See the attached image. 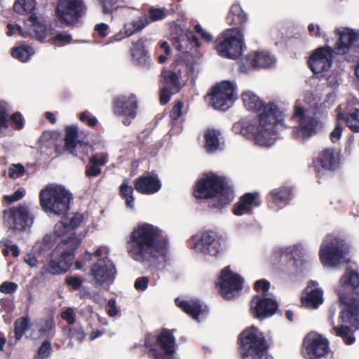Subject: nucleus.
Returning <instances> with one entry per match:
<instances>
[{
    "instance_id": "48",
    "label": "nucleus",
    "mask_w": 359,
    "mask_h": 359,
    "mask_svg": "<svg viewBox=\"0 0 359 359\" xmlns=\"http://www.w3.org/2000/svg\"><path fill=\"white\" fill-rule=\"evenodd\" d=\"M48 248H32L31 252L27 253L25 257L24 261L30 267H36L38 264V257L46 252Z\"/></svg>"
},
{
    "instance_id": "62",
    "label": "nucleus",
    "mask_w": 359,
    "mask_h": 359,
    "mask_svg": "<svg viewBox=\"0 0 359 359\" xmlns=\"http://www.w3.org/2000/svg\"><path fill=\"white\" fill-rule=\"evenodd\" d=\"M79 119L81 122L85 123L89 126L92 127L95 126L97 122V118L88 111H83L79 115Z\"/></svg>"
},
{
    "instance_id": "42",
    "label": "nucleus",
    "mask_w": 359,
    "mask_h": 359,
    "mask_svg": "<svg viewBox=\"0 0 359 359\" xmlns=\"http://www.w3.org/2000/svg\"><path fill=\"white\" fill-rule=\"evenodd\" d=\"M34 54V49L29 46H21L12 50V56L22 62H27Z\"/></svg>"
},
{
    "instance_id": "57",
    "label": "nucleus",
    "mask_w": 359,
    "mask_h": 359,
    "mask_svg": "<svg viewBox=\"0 0 359 359\" xmlns=\"http://www.w3.org/2000/svg\"><path fill=\"white\" fill-rule=\"evenodd\" d=\"M55 134L53 132L46 131L44 132L39 139V142L41 146L45 147H50L55 145Z\"/></svg>"
},
{
    "instance_id": "30",
    "label": "nucleus",
    "mask_w": 359,
    "mask_h": 359,
    "mask_svg": "<svg viewBox=\"0 0 359 359\" xmlns=\"http://www.w3.org/2000/svg\"><path fill=\"white\" fill-rule=\"evenodd\" d=\"M259 194L257 192L247 193L243 195L236 204L233 214L241 216L251 212L253 208L260 205Z\"/></svg>"
},
{
    "instance_id": "56",
    "label": "nucleus",
    "mask_w": 359,
    "mask_h": 359,
    "mask_svg": "<svg viewBox=\"0 0 359 359\" xmlns=\"http://www.w3.org/2000/svg\"><path fill=\"white\" fill-rule=\"evenodd\" d=\"M8 175L13 179H17L24 176L27 171L24 166L20 163L12 164L8 168Z\"/></svg>"
},
{
    "instance_id": "37",
    "label": "nucleus",
    "mask_w": 359,
    "mask_h": 359,
    "mask_svg": "<svg viewBox=\"0 0 359 359\" xmlns=\"http://www.w3.org/2000/svg\"><path fill=\"white\" fill-rule=\"evenodd\" d=\"M175 302L179 308L194 319H198L202 313V306L198 301H187L177 298Z\"/></svg>"
},
{
    "instance_id": "47",
    "label": "nucleus",
    "mask_w": 359,
    "mask_h": 359,
    "mask_svg": "<svg viewBox=\"0 0 359 359\" xmlns=\"http://www.w3.org/2000/svg\"><path fill=\"white\" fill-rule=\"evenodd\" d=\"M65 132V147L68 151H72L78 142L76 141L78 128L75 126H68L66 128Z\"/></svg>"
},
{
    "instance_id": "26",
    "label": "nucleus",
    "mask_w": 359,
    "mask_h": 359,
    "mask_svg": "<svg viewBox=\"0 0 359 359\" xmlns=\"http://www.w3.org/2000/svg\"><path fill=\"white\" fill-rule=\"evenodd\" d=\"M339 36L336 44V49L338 54H345L359 40V33L350 28L341 27L334 31Z\"/></svg>"
},
{
    "instance_id": "44",
    "label": "nucleus",
    "mask_w": 359,
    "mask_h": 359,
    "mask_svg": "<svg viewBox=\"0 0 359 359\" xmlns=\"http://www.w3.org/2000/svg\"><path fill=\"white\" fill-rule=\"evenodd\" d=\"M120 191L122 197L126 201L127 208L133 210L134 208L133 188L128 184V181L125 180L120 187Z\"/></svg>"
},
{
    "instance_id": "28",
    "label": "nucleus",
    "mask_w": 359,
    "mask_h": 359,
    "mask_svg": "<svg viewBox=\"0 0 359 359\" xmlns=\"http://www.w3.org/2000/svg\"><path fill=\"white\" fill-rule=\"evenodd\" d=\"M226 237L213 231L199 232L190 239V244L194 247H209L210 245H222L225 243Z\"/></svg>"
},
{
    "instance_id": "64",
    "label": "nucleus",
    "mask_w": 359,
    "mask_h": 359,
    "mask_svg": "<svg viewBox=\"0 0 359 359\" xmlns=\"http://www.w3.org/2000/svg\"><path fill=\"white\" fill-rule=\"evenodd\" d=\"M11 123L17 130H21L24 127V119L19 112L13 113L10 117Z\"/></svg>"
},
{
    "instance_id": "54",
    "label": "nucleus",
    "mask_w": 359,
    "mask_h": 359,
    "mask_svg": "<svg viewBox=\"0 0 359 359\" xmlns=\"http://www.w3.org/2000/svg\"><path fill=\"white\" fill-rule=\"evenodd\" d=\"M83 282L84 279L83 278L73 276H67L65 279V284L72 291L79 290Z\"/></svg>"
},
{
    "instance_id": "38",
    "label": "nucleus",
    "mask_w": 359,
    "mask_h": 359,
    "mask_svg": "<svg viewBox=\"0 0 359 359\" xmlns=\"http://www.w3.org/2000/svg\"><path fill=\"white\" fill-rule=\"evenodd\" d=\"M150 24V20L147 15H141L137 19L125 23L123 30L126 36H130L133 34L142 31Z\"/></svg>"
},
{
    "instance_id": "7",
    "label": "nucleus",
    "mask_w": 359,
    "mask_h": 359,
    "mask_svg": "<svg viewBox=\"0 0 359 359\" xmlns=\"http://www.w3.org/2000/svg\"><path fill=\"white\" fill-rule=\"evenodd\" d=\"M215 50L223 58L238 59L246 50L243 29L232 27L224 30L216 40Z\"/></svg>"
},
{
    "instance_id": "36",
    "label": "nucleus",
    "mask_w": 359,
    "mask_h": 359,
    "mask_svg": "<svg viewBox=\"0 0 359 359\" xmlns=\"http://www.w3.org/2000/svg\"><path fill=\"white\" fill-rule=\"evenodd\" d=\"M248 15L239 4H233L226 15V22L230 25L240 26L248 21Z\"/></svg>"
},
{
    "instance_id": "41",
    "label": "nucleus",
    "mask_w": 359,
    "mask_h": 359,
    "mask_svg": "<svg viewBox=\"0 0 359 359\" xmlns=\"http://www.w3.org/2000/svg\"><path fill=\"white\" fill-rule=\"evenodd\" d=\"M331 318L332 325L333 326L332 329L334 330L335 334L337 337L342 338L346 344L351 345L353 344L355 341V338L353 336L349 334L351 332V327L344 325L336 326L334 325L333 318L332 317Z\"/></svg>"
},
{
    "instance_id": "29",
    "label": "nucleus",
    "mask_w": 359,
    "mask_h": 359,
    "mask_svg": "<svg viewBox=\"0 0 359 359\" xmlns=\"http://www.w3.org/2000/svg\"><path fill=\"white\" fill-rule=\"evenodd\" d=\"M290 197V189L287 187L273 189L267 195V205L271 210L277 211L288 204Z\"/></svg>"
},
{
    "instance_id": "51",
    "label": "nucleus",
    "mask_w": 359,
    "mask_h": 359,
    "mask_svg": "<svg viewBox=\"0 0 359 359\" xmlns=\"http://www.w3.org/2000/svg\"><path fill=\"white\" fill-rule=\"evenodd\" d=\"M170 14V11L165 8L151 7L149 10V19L151 22L162 20Z\"/></svg>"
},
{
    "instance_id": "22",
    "label": "nucleus",
    "mask_w": 359,
    "mask_h": 359,
    "mask_svg": "<svg viewBox=\"0 0 359 359\" xmlns=\"http://www.w3.org/2000/svg\"><path fill=\"white\" fill-rule=\"evenodd\" d=\"M137 100L133 94L128 96L122 95L117 97L114 101V110L115 114L125 116L123 123L124 125H129L128 120L134 118L136 115Z\"/></svg>"
},
{
    "instance_id": "4",
    "label": "nucleus",
    "mask_w": 359,
    "mask_h": 359,
    "mask_svg": "<svg viewBox=\"0 0 359 359\" xmlns=\"http://www.w3.org/2000/svg\"><path fill=\"white\" fill-rule=\"evenodd\" d=\"M271 339L255 326L243 330L238 337V353L241 359H269Z\"/></svg>"
},
{
    "instance_id": "3",
    "label": "nucleus",
    "mask_w": 359,
    "mask_h": 359,
    "mask_svg": "<svg viewBox=\"0 0 359 359\" xmlns=\"http://www.w3.org/2000/svg\"><path fill=\"white\" fill-rule=\"evenodd\" d=\"M194 196L198 198H212V205L222 208L233 200V191L224 180L213 173L201 177L196 184Z\"/></svg>"
},
{
    "instance_id": "5",
    "label": "nucleus",
    "mask_w": 359,
    "mask_h": 359,
    "mask_svg": "<svg viewBox=\"0 0 359 359\" xmlns=\"http://www.w3.org/2000/svg\"><path fill=\"white\" fill-rule=\"evenodd\" d=\"M72 194L64 186L50 184L39 192V198L41 210L46 214L64 215L69 210Z\"/></svg>"
},
{
    "instance_id": "46",
    "label": "nucleus",
    "mask_w": 359,
    "mask_h": 359,
    "mask_svg": "<svg viewBox=\"0 0 359 359\" xmlns=\"http://www.w3.org/2000/svg\"><path fill=\"white\" fill-rule=\"evenodd\" d=\"M14 10L20 14H29L36 7L35 0H18L14 4Z\"/></svg>"
},
{
    "instance_id": "6",
    "label": "nucleus",
    "mask_w": 359,
    "mask_h": 359,
    "mask_svg": "<svg viewBox=\"0 0 359 359\" xmlns=\"http://www.w3.org/2000/svg\"><path fill=\"white\" fill-rule=\"evenodd\" d=\"M175 330L162 328L156 334H147L144 339L146 353L151 359H171L176 351Z\"/></svg>"
},
{
    "instance_id": "25",
    "label": "nucleus",
    "mask_w": 359,
    "mask_h": 359,
    "mask_svg": "<svg viewBox=\"0 0 359 359\" xmlns=\"http://www.w3.org/2000/svg\"><path fill=\"white\" fill-rule=\"evenodd\" d=\"M135 189L142 194L151 195L161 190L162 184L154 173H147L137 177L134 181Z\"/></svg>"
},
{
    "instance_id": "63",
    "label": "nucleus",
    "mask_w": 359,
    "mask_h": 359,
    "mask_svg": "<svg viewBox=\"0 0 359 359\" xmlns=\"http://www.w3.org/2000/svg\"><path fill=\"white\" fill-rule=\"evenodd\" d=\"M25 194V190L18 189L12 194L4 196V200L8 203H13L22 198Z\"/></svg>"
},
{
    "instance_id": "34",
    "label": "nucleus",
    "mask_w": 359,
    "mask_h": 359,
    "mask_svg": "<svg viewBox=\"0 0 359 359\" xmlns=\"http://www.w3.org/2000/svg\"><path fill=\"white\" fill-rule=\"evenodd\" d=\"M323 292L320 288H314L308 290L301 298L302 304L309 309H317L323 302Z\"/></svg>"
},
{
    "instance_id": "2",
    "label": "nucleus",
    "mask_w": 359,
    "mask_h": 359,
    "mask_svg": "<svg viewBox=\"0 0 359 359\" xmlns=\"http://www.w3.org/2000/svg\"><path fill=\"white\" fill-rule=\"evenodd\" d=\"M340 286L336 289V293L340 303L344 305L339 319L351 327L359 329V271L347 266L339 280Z\"/></svg>"
},
{
    "instance_id": "19",
    "label": "nucleus",
    "mask_w": 359,
    "mask_h": 359,
    "mask_svg": "<svg viewBox=\"0 0 359 359\" xmlns=\"http://www.w3.org/2000/svg\"><path fill=\"white\" fill-rule=\"evenodd\" d=\"M65 228L64 223H57L55 226L54 231L43 236L40 243L41 247L48 245H68L69 247H77L81 244V240L78 238H72L62 231Z\"/></svg>"
},
{
    "instance_id": "50",
    "label": "nucleus",
    "mask_w": 359,
    "mask_h": 359,
    "mask_svg": "<svg viewBox=\"0 0 359 359\" xmlns=\"http://www.w3.org/2000/svg\"><path fill=\"white\" fill-rule=\"evenodd\" d=\"M92 150L91 146L83 144L81 142H77L75 144V147L72 148V151H69V153L74 154V156L79 157L83 162H85V157L87 156L89 152Z\"/></svg>"
},
{
    "instance_id": "40",
    "label": "nucleus",
    "mask_w": 359,
    "mask_h": 359,
    "mask_svg": "<svg viewBox=\"0 0 359 359\" xmlns=\"http://www.w3.org/2000/svg\"><path fill=\"white\" fill-rule=\"evenodd\" d=\"M83 221V216L81 214H74L69 219H65L60 223H64L65 228L62 231L66 235H69L72 238H78L72 232V229L77 227ZM81 240V238H79Z\"/></svg>"
},
{
    "instance_id": "13",
    "label": "nucleus",
    "mask_w": 359,
    "mask_h": 359,
    "mask_svg": "<svg viewBox=\"0 0 359 359\" xmlns=\"http://www.w3.org/2000/svg\"><path fill=\"white\" fill-rule=\"evenodd\" d=\"M277 58L267 50H254L249 53L241 62L240 70L245 74L258 69H268L276 66Z\"/></svg>"
},
{
    "instance_id": "31",
    "label": "nucleus",
    "mask_w": 359,
    "mask_h": 359,
    "mask_svg": "<svg viewBox=\"0 0 359 359\" xmlns=\"http://www.w3.org/2000/svg\"><path fill=\"white\" fill-rule=\"evenodd\" d=\"M25 32L27 36H32L38 40H42L48 34H50V30L42 23L38 22V19L34 14H31L25 22Z\"/></svg>"
},
{
    "instance_id": "11",
    "label": "nucleus",
    "mask_w": 359,
    "mask_h": 359,
    "mask_svg": "<svg viewBox=\"0 0 359 359\" xmlns=\"http://www.w3.org/2000/svg\"><path fill=\"white\" fill-rule=\"evenodd\" d=\"M238 97L236 83L224 81L212 89L211 93L212 105L215 109H229Z\"/></svg>"
},
{
    "instance_id": "53",
    "label": "nucleus",
    "mask_w": 359,
    "mask_h": 359,
    "mask_svg": "<svg viewBox=\"0 0 359 359\" xmlns=\"http://www.w3.org/2000/svg\"><path fill=\"white\" fill-rule=\"evenodd\" d=\"M102 7V11L105 14L111 13L118 8L121 7V1L120 0H100Z\"/></svg>"
},
{
    "instance_id": "49",
    "label": "nucleus",
    "mask_w": 359,
    "mask_h": 359,
    "mask_svg": "<svg viewBox=\"0 0 359 359\" xmlns=\"http://www.w3.org/2000/svg\"><path fill=\"white\" fill-rule=\"evenodd\" d=\"M11 108L8 103L0 101V134L4 130L8 128V112Z\"/></svg>"
},
{
    "instance_id": "15",
    "label": "nucleus",
    "mask_w": 359,
    "mask_h": 359,
    "mask_svg": "<svg viewBox=\"0 0 359 359\" xmlns=\"http://www.w3.org/2000/svg\"><path fill=\"white\" fill-rule=\"evenodd\" d=\"M83 0H60L57 7V15L67 25L75 23L86 12Z\"/></svg>"
},
{
    "instance_id": "58",
    "label": "nucleus",
    "mask_w": 359,
    "mask_h": 359,
    "mask_svg": "<svg viewBox=\"0 0 359 359\" xmlns=\"http://www.w3.org/2000/svg\"><path fill=\"white\" fill-rule=\"evenodd\" d=\"M52 43L58 46H65L72 41V37L66 33H57L51 38Z\"/></svg>"
},
{
    "instance_id": "43",
    "label": "nucleus",
    "mask_w": 359,
    "mask_h": 359,
    "mask_svg": "<svg viewBox=\"0 0 359 359\" xmlns=\"http://www.w3.org/2000/svg\"><path fill=\"white\" fill-rule=\"evenodd\" d=\"M14 334L16 341H19L29 327V318L28 316L18 318L15 321Z\"/></svg>"
},
{
    "instance_id": "35",
    "label": "nucleus",
    "mask_w": 359,
    "mask_h": 359,
    "mask_svg": "<svg viewBox=\"0 0 359 359\" xmlns=\"http://www.w3.org/2000/svg\"><path fill=\"white\" fill-rule=\"evenodd\" d=\"M337 162L334 149H326L319 154L315 166L316 169H318V166H321L325 170H333L337 167Z\"/></svg>"
},
{
    "instance_id": "20",
    "label": "nucleus",
    "mask_w": 359,
    "mask_h": 359,
    "mask_svg": "<svg viewBox=\"0 0 359 359\" xmlns=\"http://www.w3.org/2000/svg\"><path fill=\"white\" fill-rule=\"evenodd\" d=\"M116 273V270L114 264L107 257L98 259L90 269L91 276L100 285L113 281Z\"/></svg>"
},
{
    "instance_id": "60",
    "label": "nucleus",
    "mask_w": 359,
    "mask_h": 359,
    "mask_svg": "<svg viewBox=\"0 0 359 359\" xmlns=\"http://www.w3.org/2000/svg\"><path fill=\"white\" fill-rule=\"evenodd\" d=\"M7 28L8 31L6 34L8 36L17 34L24 38L27 37V33L25 32V29H22L20 26L18 25H13L11 24H8Z\"/></svg>"
},
{
    "instance_id": "59",
    "label": "nucleus",
    "mask_w": 359,
    "mask_h": 359,
    "mask_svg": "<svg viewBox=\"0 0 359 359\" xmlns=\"http://www.w3.org/2000/svg\"><path fill=\"white\" fill-rule=\"evenodd\" d=\"M107 159L108 155L106 153H97L89 158V162L100 167L104 165L107 162Z\"/></svg>"
},
{
    "instance_id": "61",
    "label": "nucleus",
    "mask_w": 359,
    "mask_h": 359,
    "mask_svg": "<svg viewBox=\"0 0 359 359\" xmlns=\"http://www.w3.org/2000/svg\"><path fill=\"white\" fill-rule=\"evenodd\" d=\"M18 290V285L13 282L5 281L0 285V292L4 294H13Z\"/></svg>"
},
{
    "instance_id": "33",
    "label": "nucleus",
    "mask_w": 359,
    "mask_h": 359,
    "mask_svg": "<svg viewBox=\"0 0 359 359\" xmlns=\"http://www.w3.org/2000/svg\"><path fill=\"white\" fill-rule=\"evenodd\" d=\"M174 47L182 53H188L189 46L198 48L200 43L196 36L191 32L182 33L177 37H173Z\"/></svg>"
},
{
    "instance_id": "9",
    "label": "nucleus",
    "mask_w": 359,
    "mask_h": 359,
    "mask_svg": "<svg viewBox=\"0 0 359 359\" xmlns=\"http://www.w3.org/2000/svg\"><path fill=\"white\" fill-rule=\"evenodd\" d=\"M293 118L299 123L297 126L292 129V137L304 142L314 135L318 128L321 126L320 122L311 116V112L304 110L302 107L295 106Z\"/></svg>"
},
{
    "instance_id": "55",
    "label": "nucleus",
    "mask_w": 359,
    "mask_h": 359,
    "mask_svg": "<svg viewBox=\"0 0 359 359\" xmlns=\"http://www.w3.org/2000/svg\"><path fill=\"white\" fill-rule=\"evenodd\" d=\"M69 335L71 339L81 343L84 340L86 333L81 326L76 325L69 330Z\"/></svg>"
},
{
    "instance_id": "27",
    "label": "nucleus",
    "mask_w": 359,
    "mask_h": 359,
    "mask_svg": "<svg viewBox=\"0 0 359 359\" xmlns=\"http://www.w3.org/2000/svg\"><path fill=\"white\" fill-rule=\"evenodd\" d=\"M303 253L301 248H278L270 259L273 264L283 263L288 264L292 262L294 266H298L302 263Z\"/></svg>"
},
{
    "instance_id": "12",
    "label": "nucleus",
    "mask_w": 359,
    "mask_h": 359,
    "mask_svg": "<svg viewBox=\"0 0 359 359\" xmlns=\"http://www.w3.org/2000/svg\"><path fill=\"white\" fill-rule=\"evenodd\" d=\"M49 260L41 268L42 275H60L65 273L72 266L74 259V254L72 252L63 251L62 252L54 248L48 254Z\"/></svg>"
},
{
    "instance_id": "14",
    "label": "nucleus",
    "mask_w": 359,
    "mask_h": 359,
    "mask_svg": "<svg viewBox=\"0 0 359 359\" xmlns=\"http://www.w3.org/2000/svg\"><path fill=\"white\" fill-rule=\"evenodd\" d=\"M243 281L238 274L233 273L230 266H227L221 271L217 286L224 299H231L243 289Z\"/></svg>"
},
{
    "instance_id": "39",
    "label": "nucleus",
    "mask_w": 359,
    "mask_h": 359,
    "mask_svg": "<svg viewBox=\"0 0 359 359\" xmlns=\"http://www.w3.org/2000/svg\"><path fill=\"white\" fill-rule=\"evenodd\" d=\"M220 132L215 129H208L205 133V149L208 152L217 151L220 145Z\"/></svg>"
},
{
    "instance_id": "52",
    "label": "nucleus",
    "mask_w": 359,
    "mask_h": 359,
    "mask_svg": "<svg viewBox=\"0 0 359 359\" xmlns=\"http://www.w3.org/2000/svg\"><path fill=\"white\" fill-rule=\"evenodd\" d=\"M52 351L53 349L50 341L46 339L39 347L34 355V358L37 359H46L51 355Z\"/></svg>"
},
{
    "instance_id": "1",
    "label": "nucleus",
    "mask_w": 359,
    "mask_h": 359,
    "mask_svg": "<svg viewBox=\"0 0 359 359\" xmlns=\"http://www.w3.org/2000/svg\"><path fill=\"white\" fill-rule=\"evenodd\" d=\"M245 108L259 112L255 118H243L233 126V131L247 137H253L259 147H270L279 138L284 128L283 114L273 102L264 103L256 93L245 90L241 95Z\"/></svg>"
},
{
    "instance_id": "17",
    "label": "nucleus",
    "mask_w": 359,
    "mask_h": 359,
    "mask_svg": "<svg viewBox=\"0 0 359 359\" xmlns=\"http://www.w3.org/2000/svg\"><path fill=\"white\" fill-rule=\"evenodd\" d=\"M337 119L338 121H344L353 132L359 133V101L351 100L344 107L338 106Z\"/></svg>"
},
{
    "instance_id": "23",
    "label": "nucleus",
    "mask_w": 359,
    "mask_h": 359,
    "mask_svg": "<svg viewBox=\"0 0 359 359\" xmlns=\"http://www.w3.org/2000/svg\"><path fill=\"white\" fill-rule=\"evenodd\" d=\"M329 341L321 335L311 339L305 338L303 346L309 359H320L325 357L330 351Z\"/></svg>"
},
{
    "instance_id": "8",
    "label": "nucleus",
    "mask_w": 359,
    "mask_h": 359,
    "mask_svg": "<svg viewBox=\"0 0 359 359\" xmlns=\"http://www.w3.org/2000/svg\"><path fill=\"white\" fill-rule=\"evenodd\" d=\"M130 241L137 247H166L169 245L168 237L163 231L146 222L140 223L133 229Z\"/></svg>"
},
{
    "instance_id": "21",
    "label": "nucleus",
    "mask_w": 359,
    "mask_h": 359,
    "mask_svg": "<svg viewBox=\"0 0 359 359\" xmlns=\"http://www.w3.org/2000/svg\"><path fill=\"white\" fill-rule=\"evenodd\" d=\"M348 248H320L319 257L322 264L327 267H337L342 264L351 263L348 257Z\"/></svg>"
},
{
    "instance_id": "45",
    "label": "nucleus",
    "mask_w": 359,
    "mask_h": 359,
    "mask_svg": "<svg viewBox=\"0 0 359 359\" xmlns=\"http://www.w3.org/2000/svg\"><path fill=\"white\" fill-rule=\"evenodd\" d=\"M132 57L139 62L146 60V50L144 49V41L139 39L133 43L130 49Z\"/></svg>"
},
{
    "instance_id": "16",
    "label": "nucleus",
    "mask_w": 359,
    "mask_h": 359,
    "mask_svg": "<svg viewBox=\"0 0 359 359\" xmlns=\"http://www.w3.org/2000/svg\"><path fill=\"white\" fill-rule=\"evenodd\" d=\"M278 308V302L263 295H255L250 302V312L254 318L263 320L276 313Z\"/></svg>"
},
{
    "instance_id": "10",
    "label": "nucleus",
    "mask_w": 359,
    "mask_h": 359,
    "mask_svg": "<svg viewBox=\"0 0 359 359\" xmlns=\"http://www.w3.org/2000/svg\"><path fill=\"white\" fill-rule=\"evenodd\" d=\"M4 219L9 228L25 231L31 228L34 217L27 205L20 204L5 210Z\"/></svg>"
},
{
    "instance_id": "32",
    "label": "nucleus",
    "mask_w": 359,
    "mask_h": 359,
    "mask_svg": "<svg viewBox=\"0 0 359 359\" xmlns=\"http://www.w3.org/2000/svg\"><path fill=\"white\" fill-rule=\"evenodd\" d=\"M166 248H130L129 255L135 261L155 262Z\"/></svg>"
},
{
    "instance_id": "18",
    "label": "nucleus",
    "mask_w": 359,
    "mask_h": 359,
    "mask_svg": "<svg viewBox=\"0 0 359 359\" xmlns=\"http://www.w3.org/2000/svg\"><path fill=\"white\" fill-rule=\"evenodd\" d=\"M334 50L329 46L317 48L311 55L309 63L314 74L328 71L332 64Z\"/></svg>"
},
{
    "instance_id": "24",
    "label": "nucleus",
    "mask_w": 359,
    "mask_h": 359,
    "mask_svg": "<svg viewBox=\"0 0 359 359\" xmlns=\"http://www.w3.org/2000/svg\"><path fill=\"white\" fill-rule=\"evenodd\" d=\"M163 87L161 90L160 100L162 104H166L172 95L177 93L180 89L179 74L171 70H164L162 73Z\"/></svg>"
}]
</instances>
